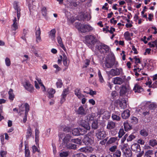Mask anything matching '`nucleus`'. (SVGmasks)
Instances as JSON below:
<instances>
[{
	"label": "nucleus",
	"instance_id": "obj_1",
	"mask_svg": "<svg viewBox=\"0 0 157 157\" xmlns=\"http://www.w3.org/2000/svg\"><path fill=\"white\" fill-rule=\"evenodd\" d=\"M114 66L115 67L118 66V62L116 61L113 57H110L109 56L106 57L103 67L105 69L111 68Z\"/></svg>",
	"mask_w": 157,
	"mask_h": 157
},
{
	"label": "nucleus",
	"instance_id": "obj_2",
	"mask_svg": "<svg viewBox=\"0 0 157 157\" xmlns=\"http://www.w3.org/2000/svg\"><path fill=\"white\" fill-rule=\"evenodd\" d=\"M85 42L88 46L91 49L94 48L97 40L94 36L88 35L85 37Z\"/></svg>",
	"mask_w": 157,
	"mask_h": 157
},
{
	"label": "nucleus",
	"instance_id": "obj_3",
	"mask_svg": "<svg viewBox=\"0 0 157 157\" xmlns=\"http://www.w3.org/2000/svg\"><path fill=\"white\" fill-rule=\"evenodd\" d=\"M77 28L78 29L83 33H86L87 32H90L93 30V28L89 24H81L80 23H77Z\"/></svg>",
	"mask_w": 157,
	"mask_h": 157
},
{
	"label": "nucleus",
	"instance_id": "obj_4",
	"mask_svg": "<svg viewBox=\"0 0 157 157\" xmlns=\"http://www.w3.org/2000/svg\"><path fill=\"white\" fill-rule=\"evenodd\" d=\"M109 76H115L119 75L122 73V69L121 68H116V69H111L109 71L106 72Z\"/></svg>",
	"mask_w": 157,
	"mask_h": 157
},
{
	"label": "nucleus",
	"instance_id": "obj_5",
	"mask_svg": "<svg viewBox=\"0 0 157 157\" xmlns=\"http://www.w3.org/2000/svg\"><path fill=\"white\" fill-rule=\"evenodd\" d=\"M96 136L98 139L103 140L106 137V132L103 129H98L96 131Z\"/></svg>",
	"mask_w": 157,
	"mask_h": 157
},
{
	"label": "nucleus",
	"instance_id": "obj_6",
	"mask_svg": "<svg viewBox=\"0 0 157 157\" xmlns=\"http://www.w3.org/2000/svg\"><path fill=\"white\" fill-rule=\"evenodd\" d=\"M89 134L86 135L84 136L82 141L86 145H91L93 143L94 141L92 138L89 137L88 136Z\"/></svg>",
	"mask_w": 157,
	"mask_h": 157
},
{
	"label": "nucleus",
	"instance_id": "obj_7",
	"mask_svg": "<svg viewBox=\"0 0 157 157\" xmlns=\"http://www.w3.org/2000/svg\"><path fill=\"white\" fill-rule=\"evenodd\" d=\"M98 49L100 50V52L101 50L103 52L105 53L108 52L110 51L109 47L104 44H101L100 45V46L98 47Z\"/></svg>",
	"mask_w": 157,
	"mask_h": 157
},
{
	"label": "nucleus",
	"instance_id": "obj_8",
	"mask_svg": "<svg viewBox=\"0 0 157 157\" xmlns=\"http://www.w3.org/2000/svg\"><path fill=\"white\" fill-rule=\"evenodd\" d=\"M25 89L28 91L32 93L34 90L33 86L28 81H26L24 85Z\"/></svg>",
	"mask_w": 157,
	"mask_h": 157
},
{
	"label": "nucleus",
	"instance_id": "obj_9",
	"mask_svg": "<svg viewBox=\"0 0 157 157\" xmlns=\"http://www.w3.org/2000/svg\"><path fill=\"white\" fill-rule=\"evenodd\" d=\"M13 7L17 11V20H19L21 16L20 9L18 6V3L16 2H14L13 3Z\"/></svg>",
	"mask_w": 157,
	"mask_h": 157
},
{
	"label": "nucleus",
	"instance_id": "obj_10",
	"mask_svg": "<svg viewBox=\"0 0 157 157\" xmlns=\"http://www.w3.org/2000/svg\"><path fill=\"white\" fill-rule=\"evenodd\" d=\"M70 138L71 136L69 135H66L63 140L62 144L63 147H65L70 143Z\"/></svg>",
	"mask_w": 157,
	"mask_h": 157
},
{
	"label": "nucleus",
	"instance_id": "obj_11",
	"mask_svg": "<svg viewBox=\"0 0 157 157\" xmlns=\"http://www.w3.org/2000/svg\"><path fill=\"white\" fill-rule=\"evenodd\" d=\"M36 30L35 32V35L36 36V41L37 43L40 42L41 40L40 37L41 31L39 27L37 28H36Z\"/></svg>",
	"mask_w": 157,
	"mask_h": 157
},
{
	"label": "nucleus",
	"instance_id": "obj_12",
	"mask_svg": "<svg viewBox=\"0 0 157 157\" xmlns=\"http://www.w3.org/2000/svg\"><path fill=\"white\" fill-rule=\"evenodd\" d=\"M19 20H17V18L14 17L13 19V23L11 25V29L12 30L15 31L18 28V25L17 23L18 22Z\"/></svg>",
	"mask_w": 157,
	"mask_h": 157
},
{
	"label": "nucleus",
	"instance_id": "obj_13",
	"mask_svg": "<svg viewBox=\"0 0 157 157\" xmlns=\"http://www.w3.org/2000/svg\"><path fill=\"white\" fill-rule=\"evenodd\" d=\"M131 148L132 151L136 152H139L141 150L140 145L136 143L132 145Z\"/></svg>",
	"mask_w": 157,
	"mask_h": 157
},
{
	"label": "nucleus",
	"instance_id": "obj_14",
	"mask_svg": "<svg viewBox=\"0 0 157 157\" xmlns=\"http://www.w3.org/2000/svg\"><path fill=\"white\" fill-rule=\"evenodd\" d=\"M96 114L94 113H92L85 117V119L86 122H88L94 120Z\"/></svg>",
	"mask_w": 157,
	"mask_h": 157
},
{
	"label": "nucleus",
	"instance_id": "obj_15",
	"mask_svg": "<svg viewBox=\"0 0 157 157\" xmlns=\"http://www.w3.org/2000/svg\"><path fill=\"white\" fill-rule=\"evenodd\" d=\"M116 126V123L113 121H109L108 122L106 128L108 129H114Z\"/></svg>",
	"mask_w": 157,
	"mask_h": 157
},
{
	"label": "nucleus",
	"instance_id": "obj_16",
	"mask_svg": "<svg viewBox=\"0 0 157 157\" xmlns=\"http://www.w3.org/2000/svg\"><path fill=\"white\" fill-rule=\"evenodd\" d=\"M75 94L78 97L79 99H81L84 97V95L82 94L79 89L77 88L74 91Z\"/></svg>",
	"mask_w": 157,
	"mask_h": 157
},
{
	"label": "nucleus",
	"instance_id": "obj_17",
	"mask_svg": "<svg viewBox=\"0 0 157 157\" xmlns=\"http://www.w3.org/2000/svg\"><path fill=\"white\" fill-rule=\"evenodd\" d=\"M130 116V111L128 109L124 110L122 113L121 116L124 119H126Z\"/></svg>",
	"mask_w": 157,
	"mask_h": 157
},
{
	"label": "nucleus",
	"instance_id": "obj_18",
	"mask_svg": "<svg viewBox=\"0 0 157 157\" xmlns=\"http://www.w3.org/2000/svg\"><path fill=\"white\" fill-rule=\"evenodd\" d=\"M47 91L48 98L50 99L53 98L54 97V94L56 92L55 90L52 88H49L48 90Z\"/></svg>",
	"mask_w": 157,
	"mask_h": 157
},
{
	"label": "nucleus",
	"instance_id": "obj_19",
	"mask_svg": "<svg viewBox=\"0 0 157 157\" xmlns=\"http://www.w3.org/2000/svg\"><path fill=\"white\" fill-rule=\"evenodd\" d=\"M133 90L135 93H140L143 91V89L140 85L137 84H136L134 87Z\"/></svg>",
	"mask_w": 157,
	"mask_h": 157
},
{
	"label": "nucleus",
	"instance_id": "obj_20",
	"mask_svg": "<svg viewBox=\"0 0 157 157\" xmlns=\"http://www.w3.org/2000/svg\"><path fill=\"white\" fill-rule=\"evenodd\" d=\"M123 82V79L119 77H116L114 78L113 82L114 84H121Z\"/></svg>",
	"mask_w": 157,
	"mask_h": 157
},
{
	"label": "nucleus",
	"instance_id": "obj_21",
	"mask_svg": "<svg viewBox=\"0 0 157 157\" xmlns=\"http://www.w3.org/2000/svg\"><path fill=\"white\" fill-rule=\"evenodd\" d=\"M29 105L28 104H26V112H25V116L23 119V122L24 123H25L27 121L28 112L29 110Z\"/></svg>",
	"mask_w": 157,
	"mask_h": 157
},
{
	"label": "nucleus",
	"instance_id": "obj_22",
	"mask_svg": "<svg viewBox=\"0 0 157 157\" xmlns=\"http://www.w3.org/2000/svg\"><path fill=\"white\" fill-rule=\"evenodd\" d=\"M77 113L79 115L83 116L86 115L87 113L86 111L85 110L83 107L81 106L78 108L77 111Z\"/></svg>",
	"mask_w": 157,
	"mask_h": 157
},
{
	"label": "nucleus",
	"instance_id": "obj_23",
	"mask_svg": "<svg viewBox=\"0 0 157 157\" xmlns=\"http://www.w3.org/2000/svg\"><path fill=\"white\" fill-rule=\"evenodd\" d=\"M56 30L55 29H52L50 32L49 36V37L51 38L52 40H53L55 37V33Z\"/></svg>",
	"mask_w": 157,
	"mask_h": 157
},
{
	"label": "nucleus",
	"instance_id": "obj_24",
	"mask_svg": "<svg viewBox=\"0 0 157 157\" xmlns=\"http://www.w3.org/2000/svg\"><path fill=\"white\" fill-rule=\"evenodd\" d=\"M87 122L86 121L85 123H83L81 124L82 127L86 129V130H89L90 129V126Z\"/></svg>",
	"mask_w": 157,
	"mask_h": 157
},
{
	"label": "nucleus",
	"instance_id": "obj_25",
	"mask_svg": "<svg viewBox=\"0 0 157 157\" xmlns=\"http://www.w3.org/2000/svg\"><path fill=\"white\" fill-rule=\"evenodd\" d=\"M127 91V89L126 87L125 86H122L120 91V95L123 96L125 94Z\"/></svg>",
	"mask_w": 157,
	"mask_h": 157
},
{
	"label": "nucleus",
	"instance_id": "obj_26",
	"mask_svg": "<svg viewBox=\"0 0 157 157\" xmlns=\"http://www.w3.org/2000/svg\"><path fill=\"white\" fill-rule=\"evenodd\" d=\"M119 105L121 109H125L127 107L126 101L125 100H122L120 102Z\"/></svg>",
	"mask_w": 157,
	"mask_h": 157
},
{
	"label": "nucleus",
	"instance_id": "obj_27",
	"mask_svg": "<svg viewBox=\"0 0 157 157\" xmlns=\"http://www.w3.org/2000/svg\"><path fill=\"white\" fill-rule=\"evenodd\" d=\"M65 147L69 149H75L76 148V145L71 143H69Z\"/></svg>",
	"mask_w": 157,
	"mask_h": 157
},
{
	"label": "nucleus",
	"instance_id": "obj_28",
	"mask_svg": "<svg viewBox=\"0 0 157 157\" xmlns=\"http://www.w3.org/2000/svg\"><path fill=\"white\" fill-rule=\"evenodd\" d=\"M13 90L11 89H10L8 92L9 99L11 101H13V100L15 97L13 93Z\"/></svg>",
	"mask_w": 157,
	"mask_h": 157
},
{
	"label": "nucleus",
	"instance_id": "obj_29",
	"mask_svg": "<svg viewBox=\"0 0 157 157\" xmlns=\"http://www.w3.org/2000/svg\"><path fill=\"white\" fill-rule=\"evenodd\" d=\"M149 144L152 147H154L157 145V141L155 139H152L149 140Z\"/></svg>",
	"mask_w": 157,
	"mask_h": 157
},
{
	"label": "nucleus",
	"instance_id": "obj_30",
	"mask_svg": "<svg viewBox=\"0 0 157 157\" xmlns=\"http://www.w3.org/2000/svg\"><path fill=\"white\" fill-rule=\"evenodd\" d=\"M28 104L27 103H25V104H22L19 107V113L18 114L20 115H21V113H20L21 112H22L24 111L25 110V112H26V104Z\"/></svg>",
	"mask_w": 157,
	"mask_h": 157
},
{
	"label": "nucleus",
	"instance_id": "obj_31",
	"mask_svg": "<svg viewBox=\"0 0 157 157\" xmlns=\"http://www.w3.org/2000/svg\"><path fill=\"white\" fill-rule=\"evenodd\" d=\"M72 134L74 136H79L80 133L79 132V128H77L74 129L72 130Z\"/></svg>",
	"mask_w": 157,
	"mask_h": 157
},
{
	"label": "nucleus",
	"instance_id": "obj_32",
	"mask_svg": "<svg viewBox=\"0 0 157 157\" xmlns=\"http://www.w3.org/2000/svg\"><path fill=\"white\" fill-rule=\"evenodd\" d=\"M122 147L121 148V149L123 151H124V153L125 154L126 153L124 151H127V150L129 152V151L128 150V144H122Z\"/></svg>",
	"mask_w": 157,
	"mask_h": 157
},
{
	"label": "nucleus",
	"instance_id": "obj_33",
	"mask_svg": "<svg viewBox=\"0 0 157 157\" xmlns=\"http://www.w3.org/2000/svg\"><path fill=\"white\" fill-rule=\"evenodd\" d=\"M140 133L141 135L144 137L147 136L148 135L147 131L144 129L141 130L140 131Z\"/></svg>",
	"mask_w": 157,
	"mask_h": 157
},
{
	"label": "nucleus",
	"instance_id": "obj_34",
	"mask_svg": "<svg viewBox=\"0 0 157 157\" xmlns=\"http://www.w3.org/2000/svg\"><path fill=\"white\" fill-rule=\"evenodd\" d=\"M121 152L119 150H117L113 154V157H121Z\"/></svg>",
	"mask_w": 157,
	"mask_h": 157
},
{
	"label": "nucleus",
	"instance_id": "obj_35",
	"mask_svg": "<svg viewBox=\"0 0 157 157\" xmlns=\"http://www.w3.org/2000/svg\"><path fill=\"white\" fill-rule=\"evenodd\" d=\"M138 120L136 117H132L130 118V122L133 124H136L137 123Z\"/></svg>",
	"mask_w": 157,
	"mask_h": 157
},
{
	"label": "nucleus",
	"instance_id": "obj_36",
	"mask_svg": "<svg viewBox=\"0 0 157 157\" xmlns=\"http://www.w3.org/2000/svg\"><path fill=\"white\" fill-rule=\"evenodd\" d=\"M112 118L113 120L117 121H119L121 119V118L119 116L115 114H112Z\"/></svg>",
	"mask_w": 157,
	"mask_h": 157
},
{
	"label": "nucleus",
	"instance_id": "obj_37",
	"mask_svg": "<svg viewBox=\"0 0 157 157\" xmlns=\"http://www.w3.org/2000/svg\"><path fill=\"white\" fill-rule=\"evenodd\" d=\"M89 149H90L89 150L90 151H92V148L90 147H82L79 149V151L81 152H86L88 151Z\"/></svg>",
	"mask_w": 157,
	"mask_h": 157
},
{
	"label": "nucleus",
	"instance_id": "obj_38",
	"mask_svg": "<svg viewBox=\"0 0 157 157\" xmlns=\"http://www.w3.org/2000/svg\"><path fill=\"white\" fill-rule=\"evenodd\" d=\"M117 140V137H113L110 138L107 141V143L109 144H110L115 142Z\"/></svg>",
	"mask_w": 157,
	"mask_h": 157
},
{
	"label": "nucleus",
	"instance_id": "obj_39",
	"mask_svg": "<svg viewBox=\"0 0 157 157\" xmlns=\"http://www.w3.org/2000/svg\"><path fill=\"white\" fill-rule=\"evenodd\" d=\"M69 88H68L65 89L62 92L61 96H64L66 97L67 95L69 94Z\"/></svg>",
	"mask_w": 157,
	"mask_h": 157
},
{
	"label": "nucleus",
	"instance_id": "obj_40",
	"mask_svg": "<svg viewBox=\"0 0 157 157\" xmlns=\"http://www.w3.org/2000/svg\"><path fill=\"white\" fill-rule=\"evenodd\" d=\"M124 36L125 39L127 40H129L131 39L130 36V33L128 31L124 33Z\"/></svg>",
	"mask_w": 157,
	"mask_h": 157
},
{
	"label": "nucleus",
	"instance_id": "obj_41",
	"mask_svg": "<svg viewBox=\"0 0 157 157\" xmlns=\"http://www.w3.org/2000/svg\"><path fill=\"white\" fill-rule=\"evenodd\" d=\"M69 153L68 151H63L59 152V155L61 157H66L68 156Z\"/></svg>",
	"mask_w": 157,
	"mask_h": 157
},
{
	"label": "nucleus",
	"instance_id": "obj_42",
	"mask_svg": "<svg viewBox=\"0 0 157 157\" xmlns=\"http://www.w3.org/2000/svg\"><path fill=\"white\" fill-rule=\"evenodd\" d=\"M68 4L69 5V6H67L71 8L74 7H75L78 5V4L77 2H69L68 3Z\"/></svg>",
	"mask_w": 157,
	"mask_h": 157
},
{
	"label": "nucleus",
	"instance_id": "obj_43",
	"mask_svg": "<svg viewBox=\"0 0 157 157\" xmlns=\"http://www.w3.org/2000/svg\"><path fill=\"white\" fill-rule=\"evenodd\" d=\"M98 76L99 77V79L100 82L101 83H103L104 82V80L101 74V71L100 70H99L98 72Z\"/></svg>",
	"mask_w": 157,
	"mask_h": 157
},
{
	"label": "nucleus",
	"instance_id": "obj_44",
	"mask_svg": "<svg viewBox=\"0 0 157 157\" xmlns=\"http://www.w3.org/2000/svg\"><path fill=\"white\" fill-rule=\"evenodd\" d=\"M92 127L94 129H96L98 128V123L97 121H94L92 124Z\"/></svg>",
	"mask_w": 157,
	"mask_h": 157
},
{
	"label": "nucleus",
	"instance_id": "obj_45",
	"mask_svg": "<svg viewBox=\"0 0 157 157\" xmlns=\"http://www.w3.org/2000/svg\"><path fill=\"white\" fill-rule=\"evenodd\" d=\"M124 128L125 131H127L131 129V126L127 122L124 123Z\"/></svg>",
	"mask_w": 157,
	"mask_h": 157
},
{
	"label": "nucleus",
	"instance_id": "obj_46",
	"mask_svg": "<svg viewBox=\"0 0 157 157\" xmlns=\"http://www.w3.org/2000/svg\"><path fill=\"white\" fill-rule=\"evenodd\" d=\"M32 130L30 127H29L28 129L27 132V135L26 136L27 139L29 138L31 136L32 134Z\"/></svg>",
	"mask_w": 157,
	"mask_h": 157
},
{
	"label": "nucleus",
	"instance_id": "obj_47",
	"mask_svg": "<svg viewBox=\"0 0 157 157\" xmlns=\"http://www.w3.org/2000/svg\"><path fill=\"white\" fill-rule=\"evenodd\" d=\"M134 59H135V63L136 64L134 66V67H137V65H138V64L140 63H141L140 59L139 58H137L136 56H135Z\"/></svg>",
	"mask_w": 157,
	"mask_h": 157
},
{
	"label": "nucleus",
	"instance_id": "obj_48",
	"mask_svg": "<svg viewBox=\"0 0 157 157\" xmlns=\"http://www.w3.org/2000/svg\"><path fill=\"white\" fill-rule=\"evenodd\" d=\"M125 132L123 128H121L118 132V137L119 138H121L122 136L124 134Z\"/></svg>",
	"mask_w": 157,
	"mask_h": 157
},
{
	"label": "nucleus",
	"instance_id": "obj_49",
	"mask_svg": "<svg viewBox=\"0 0 157 157\" xmlns=\"http://www.w3.org/2000/svg\"><path fill=\"white\" fill-rule=\"evenodd\" d=\"M86 129H85L82 127V128H79V132L80 133V135H83L86 133L88 130H86Z\"/></svg>",
	"mask_w": 157,
	"mask_h": 157
},
{
	"label": "nucleus",
	"instance_id": "obj_50",
	"mask_svg": "<svg viewBox=\"0 0 157 157\" xmlns=\"http://www.w3.org/2000/svg\"><path fill=\"white\" fill-rule=\"evenodd\" d=\"M63 65L65 66H68V64L67 63V56L65 55L63 56Z\"/></svg>",
	"mask_w": 157,
	"mask_h": 157
},
{
	"label": "nucleus",
	"instance_id": "obj_51",
	"mask_svg": "<svg viewBox=\"0 0 157 157\" xmlns=\"http://www.w3.org/2000/svg\"><path fill=\"white\" fill-rule=\"evenodd\" d=\"M63 83L62 81L60 79L58 80V81L56 83V85L57 88H61L62 86Z\"/></svg>",
	"mask_w": 157,
	"mask_h": 157
},
{
	"label": "nucleus",
	"instance_id": "obj_52",
	"mask_svg": "<svg viewBox=\"0 0 157 157\" xmlns=\"http://www.w3.org/2000/svg\"><path fill=\"white\" fill-rule=\"evenodd\" d=\"M117 148V146L116 145L112 146L109 148V150L111 152H114L116 151Z\"/></svg>",
	"mask_w": 157,
	"mask_h": 157
},
{
	"label": "nucleus",
	"instance_id": "obj_53",
	"mask_svg": "<svg viewBox=\"0 0 157 157\" xmlns=\"http://www.w3.org/2000/svg\"><path fill=\"white\" fill-rule=\"evenodd\" d=\"M5 63L6 66H10L11 64V61L10 59L6 57L5 59Z\"/></svg>",
	"mask_w": 157,
	"mask_h": 157
},
{
	"label": "nucleus",
	"instance_id": "obj_54",
	"mask_svg": "<svg viewBox=\"0 0 157 157\" xmlns=\"http://www.w3.org/2000/svg\"><path fill=\"white\" fill-rule=\"evenodd\" d=\"M136 136L135 135L131 134L128 137L127 139V142L131 141L135 138Z\"/></svg>",
	"mask_w": 157,
	"mask_h": 157
},
{
	"label": "nucleus",
	"instance_id": "obj_55",
	"mask_svg": "<svg viewBox=\"0 0 157 157\" xmlns=\"http://www.w3.org/2000/svg\"><path fill=\"white\" fill-rule=\"evenodd\" d=\"M41 11L43 15L44 16H46L47 13L46 8L44 7H43L42 8Z\"/></svg>",
	"mask_w": 157,
	"mask_h": 157
},
{
	"label": "nucleus",
	"instance_id": "obj_56",
	"mask_svg": "<svg viewBox=\"0 0 157 157\" xmlns=\"http://www.w3.org/2000/svg\"><path fill=\"white\" fill-rule=\"evenodd\" d=\"M72 141L73 142H74L75 143L78 144H81V140L80 139H74V140H72Z\"/></svg>",
	"mask_w": 157,
	"mask_h": 157
},
{
	"label": "nucleus",
	"instance_id": "obj_57",
	"mask_svg": "<svg viewBox=\"0 0 157 157\" xmlns=\"http://www.w3.org/2000/svg\"><path fill=\"white\" fill-rule=\"evenodd\" d=\"M39 130L36 128L35 130V141H36L37 138L39 137Z\"/></svg>",
	"mask_w": 157,
	"mask_h": 157
},
{
	"label": "nucleus",
	"instance_id": "obj_58",
	"mask_svg": "<svg viewBox=\"0 0 157 157\" xmlns=\"http://www.w3.org/2000/svg\"><path fill=\"white\" fill-rule=\"evenodd\" d=\"M25 157H29L30 155V151L28 148L25 147Z\"/></svg>",
	"mask_w": 157,
	"mask_h": 157
},
{
	"label": "nucleus",
	"instance_id": "obj_59",
	"mask_svg": "<svg viewBox=\"0 0 157 157\" xmlns=\"http://www.w3.org/2000/svg\"><path fill=\"white\" fill-rule=\"evenodd\" d=\"M115 31V29L114 28L111 27L110 28V29L109 30L108 29H107L106 32H109L111 34H113V32Z\"/></svg>",
	"mask_w": 157,
	"mask_h": 157
},
{
	"label": "nucleus",
	"instance_id": "obj_60",
	"mask_svg": "<svg viewBox=\"0 0 157 157\" xmlns=\"http://www.w3.org/2000/svg\"><path fill=\"white\" fill-rule=\"evenodd\" d=\"M72 157H86L82 153L77 154L72 156Z\"/></svg>",
	"mask_w": 157,
	"mask_h": 157
},
{
	"label": "nucleus",
	"instance_id": "obj_61",
	"mask_svg": "<svg viewBox=\"0 0 157 157\" xmlns=\"http://www.w3.org/2000/svg\"><path fill=\"white\" fill-rule=\"evenodd\" d=\"M7 152L4 151H0V155L2 157H6Z\"/></svg>",
	"mask_w": 157,
	"mask_h": 157
},
{
	"label": "nucleus",
	"instance_id": "obj_62",
	"mask_svg": "<svg viewBox=\"0 0 157 157\" xmlns=\"http://www.w3.org/2000/svg\"><path fill=\"white\" fill-rule=\"evenodd\" d=\"M57 39L58 43L59 44V45L63 46V44L62 43V40L61 37L59 36H58L57 37Z\"/></svg>",
	"mask_w": 157,
	"mask_h": 157
},
{
	"label": "nucleus",
	"instance_id": "obj_63",
	"mask_svg": "<svg viewBox=\"0 0 157 157\" xmlns=\"http://www.w3.org/2000/svg\"><path fill=\"white\" fill-rule=\"evenodd\" d=\"M50 128H48L46 130L45 134L46 137H48L49 136L50 134Z\"/></svg>",
	"mask_w": 157,
	"mask_h": 157
},
{
	"label": "nucleus",
	"instance_id": "obj_64",
	"mask_svg": "<svg viewBox=\"0 0 157 157\" xmlns=\"http://www.w3.org/2000/svg\"><path fill=\"white\" fill-rule=\"evenodd\" d=\"M71 128L68 127H66L63 128V131L66 132H68L71 131Z\"/></svg>",
	"mask_w": 157,
	"mask_h": 157
}]
</instances>
